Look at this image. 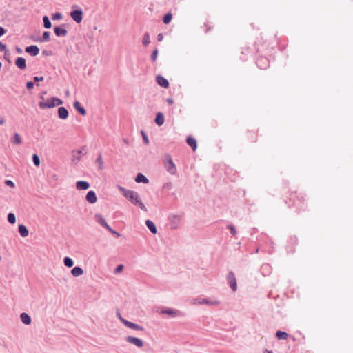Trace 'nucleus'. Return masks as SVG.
I'll use <instances>...</instances> for the list:
<instances>
[{"label":"nucleus","mask_w":353,"mask_h":353,"mask_svg":"<svg viewBox=\"0 0 353 353\" xmlns=\"http://www.w3.org/2000/svg\"><path fill=\"white\" fill-rule=\"evenodd\" d=\"M119 191L122 193V194L128 199L134 205L139 207L142 210L147 211V208L141 201L139 195L137 192L127 190L121 186L118 187Z\"/></svg>","instance_id":"nucleus-1"},{"label":"nucleus","mask_w":353,"mask_h":353,"mask_svg":"<svg viewBox=\"0 0 353 353\" xmlns=\"http://www.w3.org/2000/svg\"><path fill=\"white\" fill-rule=\"evenodd\" d=\"M63 104V101L57 97H52L48 99L47 101H41L39 103V107L41 109L52 108L57 105Z\"/></svg>","instance_id":"nucleus-2"},{"label":"nucleus","mask_w":353,"mask_h":353,"mask_svg":"<svg viewBox=\"0 0 353 353\" xmlns=\"http://www.w3.org/2000/svg\"><path fill=\"white\" fill-rule=\"evenodd\" d=\"M163 163L169 173L174 174L176 172V168L170 155L165 154L163 157Z\"/></svg>","instance_id":"nucleus-3"},{"label":"nucleus","mask_w":353,"mask_h":353,"mask_svg":"<svg viewBox=\"0 0 353 353\" xmlns=\"http://www.w3.org/2000/svg\"><path fill=\"white\" fill-rule=\"evenodd\" d=\"M70 15L77 23H81L83 19V11L81 8L72 10Z\"/></svg>","instance_id":"nucleus-4"},{"label":"nucleus","mask_w":353,"mask_h":353,"mask_svg":"<svg viewBox=\"0 0 353 353\" xmlns=\"http://www.w3.org/2000/svg\"><path fill=\"white\" fill-rule=\"evenodd\" d=\"M256 64L259 68L264 70L269 67L270 62L268 58L265 57H261L257 58L256 61Z\"/></svg>","instance_id":"nucleus-5"},{"label":"nucleus","mask_w":353,"mask_h":353,"mask_svg":"<svg viewBox=\"0 0 353 353\" xmlns=\"http://www.w3.org/2000/svg\"><path fill=\"white\" fill-rule=\"evenodd\" d=\"M119 319L121 321V322L128 327L133 329V330H143V327L132 322H130L123 318H122L121 316H119Z\"/></svg>","instance_id":"nucleus-6"},{"label":"nucleus","mask_w":353,"mask_h":353,"mask_svg":"<svg viewBox=\"0 0 353 353\" xmlns=\"http://www.w3.org/2000/svg\"><path fill=\"white\" fill-rule=\"evenodd\" d=\"M228 283L233 291H236L237 289V284L235 276L233 272H230L228 275Z\"/></svg>","instance_id":"nucleus-7"},{"label":"nucleus","mask_w":353,"mask_h":353,"mask_svg":"<svg viewBox=\"0 0 353 353\" xmlns=\"http://www.w3.org/2000/svg\"><path fill=\"white\" fill-rule=\"evenodd\" d=\"M65 25L56 26L54 28V34L57 37H65L68 34V30L64 28Z\"/></svg>","instance_id":"nucleus-8"},{"label":"nucleus","mask_w":353,"mask_h":353,"mask_svg":"<svg viewBox=\"0 0 353 353\" xmlns=\"http://www.w3.org/2000/svg\"><path fill=\"white\" fill-rule=\"evenodd\" d=\"M126 341L128 343L133 344L138 347H142L143 345V343L141 339L134 337V336H128L126 338Z\"/></svg>","instance_id":"nucleus-9"},{"label":"nucleus","mask_w":353,"mask_h":353,"mask_svg":"<svg viewBox=\"0 0 353 353\" xmlns=\"http://www.w3.org/2000/svg\"><path fill=\"white\" fill-rule=\"evenodd\" d=\"M25 51L30 55L34 57L39 53V48L37 46L32 45L27 46L25 49Z\"/></svg>","instance_id":"nucleus-10"},{"label":"nucleus","mask_w":353,"mask_h":353,"mask_svg":"<svg viewBox=\"0 0 353 353\" xmlns=\"http://www.w3.org/2000/svg\"><path fill=\"white\" fill-rule=\"evenodd\" d=\"M156 81L160 86L163 88H167L169 86L168 81L161 75H157L156 77Z\"/></svg>","instance_id":"nucleus-11"},{"label":"nucleus","mask_w":353,"mask_h":353,"mask_svg":"<svg viewBox=\"0 0 353 353\" xmlns=\"http://www.w3.org/2000/svg\"><path fill=\"white\" fill-rule=\"evenodd\" d=\"M15 65L18 68L24 70L26 68V61L23 57H17L15 60Z\"/></svg>","instance_id":"nucleus-12"},{"label":"nucleus","mask_w":353,"mask_h":353,"mask_svg":"<svg viewBox=\"0 0 353 353\" xmlns=\"http://www.w3.org/2000/svg\"><path fill=\"white\" fill-rule=\"evenodd\" d=\"M76 188L79 190H85L90 188V184L87 181H79L76 183Z\"/></svg>","instance_id":"nucleus-13"},{"label":"nucleus","mask_w":353,"mask_h":353,"mask_svg":"<svg viewBox=\"0 0 353 353\" xmlns=\"http://www.w3.org/2000/svg\"><path fill=\"white\" fill-rule=\"evenodd\" d=\"M68 111L65 107H59L58 108V115L61 119H65L68 117Z\"/></svg>","instance_id":"nucleus-14"},{"label":"nucleus","mask_w":353,"mask_h":353,"mask_svg":"<svg viewBox=\"0 0 353 353\" xmlns=\"http://www.w3.org/2000/svg\"><path fill=\"white\" fill-rule=\"evenodd\" d=\"M74 108L81 115L84 116L86 114L85 109L81 105V103L78 101H75L74 102Z\"/></svg>","instance_id":"nucleus-15"},{"label":"nucleus","mask_w":353,"mask_h":353,"mask_svg":"<svg viewBox=\"0 0 353 353\" xmlns=\"http://www.w3.org/2000/svg\"><path fill=\"white\" fill-rule=\"evenodd\" d=\"M86 200L88 202L92 204L96 203L97 199L95 192L92 190L89 191L86 194Z\"/></svg>","instance_id":"nucleus-16"},{"label":"nucleus","mask_w":353,"mask_h":353,"mask_svg":"<svg viewBox=\"0 0 353 353\" xmlns=\"http://www.w3.org/2000/svg\"><path fill=\"white\" fill-rule=\"evenodd\" d=\"M50 32L45 31L43 33V36L41 37H39L37 39H34V41H38V42H41V43L48 42V41H49L50 40Z\"/></svg>","instance_id":"nucleus-17"},{"label":"nucleus","mask_w":353,"mask_h":353,"mask_svg":"<svg viewBox=\"0 0 353 353\" xmlns=\"http://www.w3.org/2000/svg\"><path fill=\"white\" fill-rule=\"evenodd\" d=\"M187 143L192 148L193 151H195L196 149V141L194 138L192 137H188L186 139Z\"/></svg>","instance_id":"nucleus-18"},{"label":"nucleus","mask_w":353,"mask_h":353,"mask_svg":"<svg viewBox=\"0 0 353 353\" xmlns=\"http://www.w3.org/2000/svg\"><path fill=\"white\" fill-rule=\"evenodd\" d=\"M19 232L22 237H26L29 234L27 228L23 225H19Z\"/></svg>","instance_id":"nucleus-19"},{"label":"nucleus","mask_w":353,"mask_h":353,"mask_svg":"<svg viewBox=\"0 0 353 353\" xmlns=\"http://www.w3.org/2000/svg\"><path fill=\"white\" fill-rule=\"evenodd\" d=\"M20 318L21 321L26 324V325H30L31 323V318L30 316L26 314V313H22L20 315Z\"/></svg>","instance_id":"nucleus-20"},{"label":"nucleus","mask_w":353,"mask_h":353,"mask_svg":"<svg viewBox=\"0 0 353 353\" xmlns=\"http://www.w3.org/2000/svg\"><path fill=\"white\" fill-rule=\"evenodd\" d=\"M155 123L158 125H161L164 122V115L162 112H158L156 115Z\"/></svg>","instance_id":"nucleus-21"},{"label":"nucleus","mask_w":353,"mask_h":353,"mask_svg":"<svg viewBox=\"0 0 353 353\" xmlns=\"http://www.w3.org/2000/svg\"><path fill=\"white\" fill-rule=\"evenodd\" d=\"M135 181L137 183H148V179L146 178L145 176L142 174L141 173H139L135 179Z\"/></svg>","instance_id":"nucleus-22"},{"label":"nucleus","mask_w":353,"mask_h":353,"mask_svg":"<svg viewBox=\"0 0 353 353\" xmlns=\"http://www.w3.org/2000/svg\"><path fill=\"white\" fill-rule=\"evenodd\" d=\"M145 223H146L147 227L148 228V229L150 230V232L152 233L156 234L157 232L156 226L152 221L147 220Z\"/></svg>","instance_id":"nucleus-23"},{"label":"nucleus","mask_w":353,"mask_h":353,"mask_svg":"<svg viewBox=\"0 0 353 353\" xmlns=\"http://www.w3.org/2000/svg\"><path fill=\"white\" fill-rule=\"evenodd\" d=\"M96 221L99 222L103 227L105 228H108V224L107 223L105 219L101 215H96Z\"/></svg>","instance_id":"nucleus-24"},{"label":"nucleus","mask_w":353,"mask_h":353,"mask_svg":"<svg viewBox=\"0 0 353 353\" xmlns=\"http://www.w3.org/2000/svg\"><path fill=\"white\" fill-rule=\"evenodd\" d=\"M295 199H297L299 201H301V199H300L299 196H298L296 195V192H292L290 194L289 200H290V201H292V203H288V205L290 207H291V206H296V203H294V201Z\"/></svg>","instance_id":"nucleus-25"},{"label":"nucleus","mask_w":353,"mask_h":353,"mask_svg":"<svg viewBox=\"0 0 353 353\" xmlns=\"http://www.w3.org/2000/svg\"><path fill=\"white\" fill-rule=\"evenodd\" d=\"M83 271L82 268L80 267H75L71 271L72 274L76 277L79 276L81 274H83Z\"/></svg>","instance_id":"nucleus-26"},{"label":"nucleus","mask_w":353,"mask_h":353,"mask_svg":"<svg viewBox=\"0 0 353 353\" xmlns=\"http://www.w3.org/2000/svg\"><path fill=\"white\" fill-rule=\"evenodd\" d=\"M276 336L277 337L278 339H283V340H285L288 339V333L285 332H282V331H277L276 333Z\"/></svg>","instance_id":"nucleus-27"},{"label":"nucleus","mask_w":353,"mask_h":353,"mask_svg":"<svg viewBox=\"0 0 353 353\" xmlns=\"http://www.w3.org/2000/svg\"><path fill=\"white\" fill-rule=\"evenodd\" d=\"M43 26L45 27V28L49 29L51 28V26H52L51 21L47 16H44L43 17Z\"/></svg>","instance_id":"nucleus-28"},{"label":"nucleus","mask_w":353,"mask_h":353,"mask_svg":"<svg viewBox=\"0 0 353 353\" xmlns=\"http://www.w3.org/2000/svg\"><path fill=\"white\" fill-rule=\"evenodd\" d=\"M199 304L205 303L207 305H219V301H216V300L208 301V300H205V299H203L202 301H199Z\"/></svg>","instance_id":"nucleus-29"},{"label":"nucleus","mask_w":353,"mask_h":353,"mask_svg":"<svg viewBox=\"0 0 353 353\" xmlns=\"http://www.w3.org/2000/svg\"><path fill=\"white\" fill-rule=\"evenodd\" d=\"M172 19V14L170 12L167 13L163 18V21L165 24H168Z\"/></svg>","instance_id":"nucleus-30"},{"label":"nucleus","mask_w":353,"mask_h":353,"mask_svg":"<svg viewBox=\"0 0 353 353\" xmlns=\"http://www.w3.org/2000/svg\"><path fill=\"white\" fill-rule=\"evenodd\" d=\"M0 51L4 52V57H6V55H10V52L7 50L6 46L0 41Z\"/></svg>","instance_id":"nucleus-31"},{"label":"nucleus","mask_w":353,"mask_h":353,"mask_svg":"<svg viewBox=\"0 0 353 353\" xmlns=\"http://www.w3.org/2000/svg\"><path fill=\"white\" fill-rule=\"evenodd\" d=\"M63 262H64V265L68 268H71L74 264L73 261L70 257H65L64 259Z\"/></svg>","instance_id":"nucleus-32"},{"label":"nucleus","mask_w":353,"mask_h":353,"mask_svg":"<svg viewBox=\"0 0 353 353\" xmlns=\"http://www.w3.org/2000/svg\"><path fill=\"white\" fill-rule=\"evenodd\" d=\"M142 42H143V44L146 46H148L150 42V35L148 33H145L143 37V40H142Z\"/></svg>","instance_id":"nucleus-33"},{"label":"nucleus","mask_w":353,"mask_h":353,"mask_svg":"<svg viewBox=\"0 0 353 353\" xmlns=\"http://www.w3.org/2000/svg\"><path fill=\"white\" fill-rule=\"evenodd\" d=\"M21 137L18 134H14L12 137V142L14 144H20L21 143Z\"/></svg>","instance_id":"nucleus-34"},{"label":"nucleus","mask_w":353,"mask_h":353,"mask_svg":"<svg viewBox=\"0 0 353 353\" xmlns=\"http://www.w3.org/2000/svg\"><path fill=\"white\" fill-rule=\"evenodd\" d=\"M8 221L11 224L15 223V222H16L15 215L13 213H9L8 215Z\"/></svg>","instance_id":"nucleus-35"},{"label":"nucleus","mask_w":353,"mask_h":353,"mask_svg":"<svg viewBox=\"0 0 353 353\" xmlns=\"http://www.w3.org/2000/svg\"><path fill=\"white\" fill-rule=\"evenodd\" d=\"M163 313L168 314H169V315H170L172 316H176L178 314L177 311L172 310H170V309L166 310L163 311Z\"/></svg>","instance_id":"nucleus-36"},{"label":"nucleus","mask_w":353,"mask_h":353,"mask_svg":"<svg viewBox=\"0 0 353 353\" xmlns=\"http://www.w3.org/2000/svg\"><path fill=\"white\" fill-rule=\"evenodd\" d=\"M96 163L98 164V166H99V168L100 170H103V161H102V157L101 155H99L97 159H96Z\"/></svg>","instance_id":"nucleus-37"},{"label":"nucleus","mask_w":353,"mask_h":353,"mask_svg":"<svg viewBox=\"0 0 353 353\" xmlns=\"http://www.w3.org/2000/svg\"><path fill=\"white\" fill-rule=\"evenodd\" d=\"M157 55H158V49L156 48L154 50V51L152 52V53L151 54V60L152 61H155L157 60Z\"/></svg>","instance_id":"nucleus-38"},{"label":"nucleus","mask_w":353,"mask_h":353,"mask_svg":"<svg viewBox=\"0 0 353 353\" xmlns=\"http://www.w3.org/2000/svg\"><path fill=\"white\" fill-rule=\"evenodd\" d=\"M63 17L62 16V14L60 13V12H56L54 13L52 17V19L53 20H59V19H61Z\"/></svg>","instance_id":"nucleus-39"},{"label":"nucleus","mask_w":353,"mask_h":353,"mask_svg":"<svg viewBox=\"0 0 353 353\" xmlns=\"http://www.w3.org/2000/svg\"><path fill=\"white\" fill-rule=\"evenodd\" d=\"M33 162L36 166H39L40 164L39 158L37 154H34L32 157Z\"/></svg>","instance_id":"nucleus-40"},{"label":"nucleus","mask_w":353,"mask_h":353,"mask_svg":"<svg viewBox=\"0 0 353 353\" xmlns=\"http://www.w3.org/2000/svg\"><path fill=\"white\" fill-rule=\"evenodd\" d=\"M106 229L108 230H109L112 234L115 235L117 237H119L120 236V234L119 232H116L115 230H114L112 228H111L110 227V225H108V228H106Z\"/></svg>","instance_id":"nucleus-41"},{"label":"nucleus","mask_w":353,"mask_h":353,"mask_svg":"<svg viewBox=\"0 0 353 353\" xmlns=\"http://www.w3.org/2000/svg\"><path fill=\"white\" fill-rule=\"evenodd\" d=\"M106 229L108 230H109L112 234L115 235L117 237H119L120 236V234L119 232H116L115 230H114L112 228H111L110 227V225H108V228H106Z\"/></svg>","instance_id":"nucleus-42"},{"label":"nucleus","mask_w":353,"mask_h":353,"mask_svg":"<svg viewBox=\"0 0 353 353\" xmlns=\"http://www.w3.org/2000/svg\"><path fill=\"white\" fill-rule=\"evenodd\" d=\"M106 229L108 230H109L112 234L115 235L117 237H119L120 236V234L119 232H116L115 230H114L112 228H111L110 227V225H108V228H106Z\"/></svg>","instance_id":"nucleus-43"},{"label":"nucleus","mask_w":353,"mask_h":353,"mask_svg":"<svg viewBox=\"0 0 353 353\" xmlns=\"http://www.w3.org/2000/svg\"><path fill=\"white\" fill-rule=\"evenodd\" d=\"M106 229L108 230H109L112 234L115 235L117 237H119L120 236V234L119 232H116L115 230H114L112 228H111L110 227V225H108V228H106Z\"/></svg>","instance_id":"nucleus-44"},{"label":"nucleus","mask_w":353,"mask_h":353,"mask_svg":"<svg viewBox=\"0 0 353 353\" xmlns=\"http://www.w3.org/2000/svg\"><path fill=\"white\" fill-rule=\"evenodd\" d=\"M34 83L32 81H28L26 83V88L28 90H31L34 88Z\"/></svg>","instance_id":"nucleus-45"},{"label":"nucleus","mask_w":353,"mask_h":353,"mask_svg":"<svg viewBox=\"0 0 353 353\" xmlns=\"http://www.w3.org/2000/svg\"><path fill=\"white\" fill-rule=\"evenodd\" d=\"M123 265H119L117 268L115 269V273H120L123 271Z\"/></svg>","instance_id":"nucleus-46"},{"label":"nucleus","mask_w":353,"mask_h":353,"mask_svg":"<svg viewBox=\"0 0 353 353\" xmlns=\"http://www.w3.org/2000/svg\"><path fill=\"white\" fill-rule=\"evenodd\" d=\"M228 228L230 230V232L232 233V235H235L236 232V230L234 228V227L233 225H228Z\"/></svg>","instance_id":"nucleus-47"},{"label":"nucleus","mask_w":353,"mask_h":353,"mask_svg":"<svg viewBox=\"0 0 353 353\" xmlns=\"http://www.w3.org/2000/svg\"><path fill=\"white\" fill-rule=\"evenodd\" d=\"M142 134V137H143V139L144 141V143L145 144H148L149 143V139L146 135V134Z\"/></svg>","instance_id":"nucleus-48"},{"label":"nucleus","mask_w":353,"mask_h":353,"mask_svg":"<svg viewBox=\"0 0 353 353\" xmlns=\"http://www.w3.org/2000/svg\"><path fill=\"white\" fill-rule=\"evenodd\" d=\"M42 54L44 56H50V55L52 54V51L44 50L42 51Z\"/></svg>","instance_id":"nucleus-49"},{"label":"nucleus","mask_w":353,"mask_h":353,"mask_svg":"<svg viewBox=\"0 0 353 353\" xmlns=\"http://www.w3.org/2000/svg\"><path fill=\"white\" fill-rule=\"evenodd\" d=\"M5 183L8 185V186H10L12 188H14V183L12 181H10V180H7L5 181Z\"/></svg>","instance_id":"nucleus-50"},{"label":"nucleus","mask_w":353,"mask_h":353,"mask_svg":"<svg viewBox=\"0 0 353 353\" xmlns=\"http://www.w3.org/2000/svg\"><path fill=\"white\" fill-rule=\"evenodd\" d=\"M44 79L43 77H34V81L35 82H38V81H42Z\"/></svg>","instance_id":"nucleus-51"},{"label":"nucleus","mask_w":353,"mask_h":353,"mask_svg":"<svg viewBox=\"0 0 353 353\" xmlns=\"http://www.w3.org/2000/svg\"><path fill=\"white\" fill-rule=\"evenodd\" d=\"M6 32V30L3 28L2 26H0V37H2L3 34H5Z\"/></svg>","instance_id":"nucleus-52"},{"label":"nucleus","mask_w":353,"mask_h":353,"mask_svg":"<svg viewBox=\"0 0 353 353\" xmlns=\"http://www.w3.org/2000/svg\"><path fill=\"white\" fill-rule=\"evenodd\" d=\"M163 39V34L160 33L157 35V40L158 41H161Z\"/></svg>","instance_id":"nucleus-53"},{"label":"nucleus","mask_w":353,"mask_h":353,"mask_svg":"<svg viewBox=\"0 0 353 353\" xmlns=\"http://www.w3.org/2000/svg\"><path fill=\"white\" fill-rule=\"evenodd\" d=\"M167 103L170 105H172L174 102H173V99H171V98H168L166 100Z\"/></svg>","instance_id":"nucleus-54"},{"label":"nucleus","mask_w":353,"mask_h":353,"mask_svg":"<svg viewBox=\"0 0 353 353\" xmlns=\"http://www.w3.org/2000/svg\"><path fill=\"white\" fill-rule=\"evenodd\" d=\"M16 50L19 54L22 52V50L20 48L17 47Z\"/></svg>","instance_id":"nucleus-55"},{"label":"nucleus","mask_w":353,"mask_h":353,"mask_svg":"<svg viewBox=\"0 0 353 353\" xmlns=\"http://www.w3.org/2000/svg\"><path fill=\"white\" fill-rule=\"evenodd\" d=\"M4 122H5L4 119H3V118H0V124H1V125H2V124H3V123H4Z\"/></svg>","instance_id":"nucleus-56"},{"label":"nucleus","mask_w":353,"mask_h":353,"mask_svg":"<svg viewBox=\"0 0 353 353\" xmlns=\"http://www.w3.org/2000/svg\"><path fill=\"white\" fill-rule=\"evenodd\" d=\"M263 353H272V352L271 350H265Z\"/></svg>","instance_id":"nucleus-57"},{"label":"nucleus","mask_w":353,"mask_h":353,"mask_svg":"<svg viewBox=\"0 0 353 353\" xmlns=\"http://www.w3.org/2000/svg\"><path fill=\"white\" fill-rule=\"evenodd\" d=\"M1 260V256H0V261Z\"/></svg>","instance_id":"nucleus-58"}]
</instances>
